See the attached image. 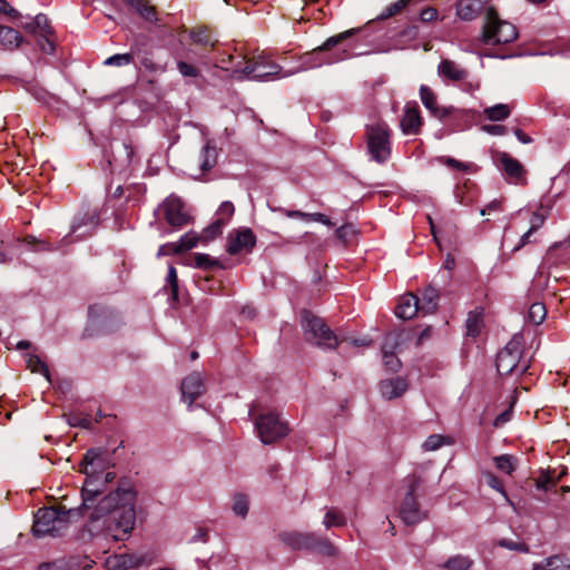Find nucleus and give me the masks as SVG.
<instances>
[{
  "label": "nucleus",
  "mask_w": 570,
  "mask_h": 570,
  "mask_svg": "<svg viewBox=\"0 0 570 570\" xmlns=\"http://www.w3.org/2000/svg\"><path fill=\"white\" fill-rule=\"evenodd\" d=\"M100 475H86L81 489V508L91 510L89 521H101L102 529L112 540L126 539L134 530L136 523V493L132 489H117L96 502L98 495L105 491Z\"/></svg>",
  "instance_id": "f257e3e1"
},
{
  "label": "nucleus",
  "mask_w": 570,
  "mask_h": 570,
  "mask_svg": "<svg viewBox=\"0 0 570 570\" xmlns=\"http://www.w3.org/2000/svg\"><path fill=\"white\" fill-rule=\"evenodd\" d=\"M301 325L306 342L324 350H335L345 338H340L325 321L312 312L304 309L301 313Z\"/></svg>",
  "instance_id": "f03ea898"
},
{
  "label": "nucleus",
  "mask_w": 570,
  "mask_h": 570,
  "mask_svg": "<svg viewBox=\"0 0 570 570\" xmlns=\"http://www.w3.org/2000/svg\"><path fill=\"white\" fill-rule=\"evenodd\" d=\"M75 511H60L57 508H41L35 514L32 533L37 538L61 534L69 524V515Z\"/></svg>",
  "instance_id": "7ed1b4c3"
},
{
  "label": "nucleus",
  "mask_w": 570,
  "mask_h": 570,
  "mask_svg": "<svg viewBox=\"0 0 570 570\" xmlns=\"http://www.w3.org/2000/svg\"><path fill=\"white\" fill-rule=\"evenodd\" d=\"M281 540L295 550H311L326 557L337 553L336 547L327 539L317 537L313 532H284L279 534Z\"/></svg>",
  "instance_id": "20e7f679"
},
{
  "label": "nucleus",
  "mask_w": 570,
  "mask_h": 570,
  "mask_svg": "<svg viewBox=\"0 0 570 570\" xmlns=\"http://www.w3.org/2000/svg\"><path fill=\"white\" fill-rule=\"evenodd\" d=\"M529 368V361L522 356L520 341L512 338L497 355V370L500 375L520 376Z\"/></svg>",
  "instance_id": "39448f33"
},
{
  "label": "nucleus",
  "mask_w": 570,
  "mask_h": 570,
  "mask_svg": "<svg viewBox=\"0 0 570 570\" xmlns=\"http://www.w3.org/2000/svg\"><path fill=\"white\" fill-rule=\"evenodd\" d=\"M518 37L514 24L500 20L497 11L489 7L485 14V23L483 26V41L487 45L510 43Z\"/></svg>",
  "instance_id": "423d86ee"
},
{
  "label": "nucleus",
  "mask_w": 570,
  "mask_h": 570,
  "mask_svg": "<svg viewBox=\"0 0 570 570\" xmlns=\"http://www.w3.org/2000/svg\"><path fill=\"white\" fill-rule=\"evenodd\" d=\"M240 72L243 77L239 76L237 79L246 78L257 81H271L276 77L285 78L294 73L293 71H289L281 75L282 67L263 53L254 56L252 59L247 60Z\"/></svg>",
  "instance_id": "0eeeda50"
},
{
  "label": "nucleus",
  "mask_w": 570,
  "mask_h": 570,
  "mask_svg": "<svg viewBox=\"0 0 570 570\" xmlns=\"http://www.w3.org/2000/svg\"><path fill=\"white\" fill-rule=\"evenodd\" d=\"M391 129L384 122L366 126L367 150L377 164L386 163L391 157Z\"/></svg>",
  "instance_id": "6e6552de"
},
{
  "label": "nucleus",
  "mask_w": 570,
  "mask_h": 570,
  "mask_svg": "<svg viewBox=\"0 0 570 570\" xmlns=\"http://www.w3.org/2000/svg\"><path fill=\"white\" fill-rule=\"evenodd\" d=\"M420 484L421 478L415 474L404 479L405 493L399 508V515L407 525L416 524L425 519V513L421 510L415 498V492Z\"/></svg>",
  "instance_id": "1a4fd4ad"
},
{
  "label": "nucleus",
  "mask_w": 570,
  "mask_h": 570,
  "mask_svg": "<svg viewBox=\"0 0 570 570\" xmlns=\"http://www.w3.org/2000/svg\"><path fill=\"white\" fill-rule=\"evenodd\" d=\"M255 426L261 441L265 444H271L276 440L284 438L288 432L287 425L274 413L261 415L256 420Z\"/></svg>",
  "instance_id": "9d476101"
},
{
  "label": "nucleus",
  "mask_w": 570,
  "mask_h": 570,
  "mask_svg": "<svg viewBox=\"0 0 570 570\" xmlns=\"http://www.w3.org/2000/svg\"><path fill=\"white\" fill-rule=\"evenodd\" d=\"M24 31L37 38L38 45L42 51L52 53L55 46L50 40L52 29L46 14H37L30 22L22 27Z\"/></svg>",
  "instance_id": "9b49d317"
},
{
  "label": "nucleus",
  "mask_w": 570,
  "mask_h": 570,
  "mask_svg": "<svg viewBox=\"0 0 570 570\" xmlns=\"http://www.w3.org/2000/svg\"><path fill=\"white\" fill-rule=\"evenodd\" d=\"M159 212L163 214L168 225L180 228L186 225L190 217L185 209L183 200L175 196L169 195L159 206Z\"/></svg>",
  "instance_id": "f8f14e48"
},
{
  "label": "nucleus",
  "mask_w": 570,
  "mask_h": 570,
  "mask_svg": "<svg viewBox=\"0 0 570 570\" xmlns=\"http://www.w3.org/2000/svg\"><path fill=\"white\" fill-rule=\"evenodd\" d=\"M256 242V235L249 227L234 229L228 235L226 250L230 255L248 254L254 249Z\"/></svg>",
  "instance_id": "ddd939ff"
},
{
  "label": "nucleus",
  "mask_w": 570,
  "mask_h": 570,
  "mask_svg": "<svg viewBox=\"0 0 570 570\" xmlns=\"http://www.w3.org/2000/svg\"><path fill=\"white\" fill-rule=\"evenodd\" d=\"M109 455L101 449H89L81 463L80 471L85 475H100L109 468Z\"/></svg>",
  "instance_id": "4468645a"
},
{
  "label": "nucleus",
  "mask_w": 570,
  "mask_h": 570,
  "mask_svg": "<svg viewBox=\"0 0 570 570\" xmlns=\"http://www.w3.org/2000/svg\"><path fill=\"white\" fill-rule=\"evenodd\" d=\"M498 161L508 179L514 184H525V170L521 163L507 153L498 154Z\"/></svg>",
  "instance_id": "2eb2a0df"
},
{
  "label": "nucleus",
  "mask_w": 570,
  "mask_h": 570,
  "mask_svg": "<svg viewBox=\"0 0 570 570\" xmlns=\"http://www.w3.org/2000/svg\"><path fill=\"white\" fill-rule=\"evenodd\" d=\"M183 400L190 406L196 399L205 392V383L200 373L195 372L186 376L181 382Z\"/></svg>",
  "instance_id": "dca6fc26"
},
{
  "label": "nucleus",
  "mask_w": 570,
  "mask_h": 570,
  "mask_svg": "<svg viewBox=\"0 0 570 570\" xmlns=\"http://www.w3.org/2000/svg\"><path fill=\"white\" fill-rule=\"evenodd\" d=\"M147 554L124 553L108 558L107 564L111 570H129L142 564H149Z\"/></svg>",
  "instance_id": "f3484780"
},
{
  "label": "nucleus",
  "mask_w": 570,
  "mask_h": 570,
  "mask_svg": "<svg viewBox=\"0 0 570 570\" xmlns=\"http://www.w3.org/2000/svg\"><path fill=\"white\" fill-rule=\"evenodd\" d=\"M423 119L416 104H406L404 115L400 126L405 135H416L420 132Z\"/></svg>",
  "instance_id": "a211bd4d"
},
{
  "label": "nucleus",
  "mask_w": 570,
  "mask_h": 570,
  "mask_svg": "<svg viewBox=\"0 0 570 570\" xmlns=\"http://www.w3.org/2000/svg\"><path fill=\"white\" fill-rule=\"evenodd\" d=\"M490 0H458L455 4L456 17L463 21L476 19Z\"/></svg>",
  "instance_id": "6ab92c4d"
},
{
  "label": "nucleus",
  "mask_w": 570,
  "mask_h": 570,
  "mask_svg": "<svg viewBox=\"0 0 570 570\" xmlns=\"http://www.w3.org/2000/svg\"><path fill=\"white\" fill-rule=\"evenodd\" d=\"M355 32H356V29H351V30H346L344 32H341V33H338L336 36L330 37L323 45H321L320 47L315 48L311 53L304 55L303 56L304 57V62L303 63H304L305 68L321 66L322 62L312 63V62H307L306 60L311 59L312 57H318L320 53H322L324 51H331L332 49H334L335 47L341 45L344 40H346L347 38L353 36Z\"/></svg>",
  "instance_id": "aec40b11"
},
{
  "label": "nucleus",
  "mask_w": 570,
  "mask_h": 570,
  "mask_svg": "<svg viewBox=\"0 0 570 570\" xmlns=\"http://www.w3.org/2000/svg\"><path fill=\"white\" fill-rule=\"evenodd\" d=\"M399 344H400L399 335L389 334L385 336V340H384V343L382 346L384 365L391 372H397L401 367V362L394 353V351L399 346Z\"/></svg>",
  "instance_id": "412c9836"
},
{
  "label": "nucleus",
  "mask_w": 570,
  "mask_h": 570,
  "mask_svg": "<svg viewBox=\"0 0 570 570\" xmlns=\"http://www.w3.org/2000/svg\"><path fill=\"white\" fill-rule=\"evenodd\" d=\"M420 98L424 107L436 118L444 119L451 114L450 108L440 107L435 92L425 85L420 87Z\"/></svg>",
  "instance_id": "4be33fe9"
},
{
  "label": "nucleus",
  "mask_w": 570,
  "mask_h": 570,
  "mask_svg": "<svg viewBox=\"0 0 570 570\" xmlns=\"http://www.w3.org/2000/svg\"><path fill=\"white\" fill-rule=\"evenodd\" d=\"M419 311H421L420 298L413 294H406L400 298L395 314L402 320H411Z\"/></svg>",
  "instance_id": "5701e85b"
},
{
  "label": "nucleus",
  "mask_w": 570,
  "mask_h": 570,
  "mask_svg": "<svg viewBox=\"0 0 570 570\" xmlns=\"http://www.w3.org/2000/svg\"><path fill=\"white\" fill-rule=\"evenodd\" d=\"M381 395L386 400L400 397L407 390V383L402 377L383 380L379 385Z\"/></svg>",
  "instance_id": "b1692460"
},
{
  "label": "nucleus",
  "mask_w": 570,
  "mask_h": 570,
  "mask_svg": "<svg viewBox=\"0 0 570 570\" xmlns=\"http://www.w3.org/2000/svg\"><path fill=\"white\" fill-rule=\"evenodd\" d=\"M439 75L448 80L460 81L466 78L468 72L452 60L444 59L438 67Z\"/></svg>",
  "instance_id": "393cba45"
},
{
  "label": "nucleus",
  "mask_w": 570,
  "mask_h": 570,
  "mask_svg": "<svg viewBox=\"0 0 570 570\" xmlns=\"http://www.w3.org/2000/svg\"><path fill=\"white\" fill-rule=\"evenodd\" d=\"M217 163V149L215 146L207 141L202 148L198 156V165L203 173H206L215 167Z\"/></svg>",
  "instance_id": "a878e982"
},
{
  "label": "nucleus",
  "mask_w": 570,
  "mask_h": 570,
  "mask_svg": "<svg viewBox=\"0 0 570 570\" xmlns=\"http://www.w3.org/2000/svg\"><path fill=\"white\" fill-rule=\"evenodd\" d=\"M22 36L11 27L0 26V43L8 50L17 49L22 42Z\"/></svg>",
  "instance_id": "bb28decb"
},
{
  "label": "nucleus",
  "mask_w": 570,
  "mask_h": 570,
  "mask_svg": "<svg viewBox=\"0 0 570 570\" xmlns=\"http://www.w3.org/2000/svg\"><path fill=\"white\" fill-rule=\"evenodd\" d=\"M438 299V291L432 286L426 287L420 298L421 311L424 314L433 313L436 309Z\"/></svg>",
  "instance_id": "cd10ccee"
},
{
  "label": "nucleus",
  "mask_w": 570,
  "mask_h": 570,
  "mask_svg": "<svg viewBox=\"0 0 570 570\" xmlns=\"http://www.w3.org/2000/svg\"><path fill=\"white\" fill-rule=\"evenodd\" d=\"M26 362H27L28 368L32 373L42 374L48 382H51L49 368H48L47 364L38 355L27 354Z\"/></svg>",
  "instance_id": "c85d7f7f"
},
{
  "label": "nucleus",
  "mask_w": 570,
  "mask_h": 570,
  "mask_svg": "<svg viewBox=\"0 0 570 570\" xmlns=\"http://www.w3.org/2000/svg\"><path fill=\"white\" fill-rule=\"evenodd\" d=\"M483 114L487 117V119L491 121H501L510 116L511 110L508 105L498 104L493 107L485 108Z\"/></svg>",
  "instance_id": "c756f323"
},
{
  "label": "nucleus",
  "mask_w": 570,
  "mask_h": 570,
  "mask_svg": "<svg viewBox=\"0 0 570 570\" xmlns=\"http://www.w3.org/2000/svg\"><path fill=\"white\" fill-rule=\"evenodd\" d=\"M132 9L148 22H156L158 20L156 8L147 0H138V4H135Z\"/></svg>",
  "instance_id": "7c9ffc66"
},
{
  "label": "nucleus",
  "mask_w": 570,
  "mask_h": 570,
  "mask_svg": "<svg viewBox=\"0 0 570 570\" xmlns=\"http://www.w3.org/2000/svg\"><path fill=\"white\" fill-rule=\"evenodd\" d=\"M483 324L482 314L480 312H470L465 322L466 334L475 337L480 334Z\"/></svg>",
  "instance_id": "2f4dec72"
},
{
  "label": "nucleus",
  "mask_w": 570,
  "mask_h": 570,
  "mask_svg": "<svg viewBox=\"0 0 570 570\" xmlns=\"http://www.w3.org/2000/svg\"><path fill=\"white\" fill-rule=\"evenodd\" d=\"M198 243V236L191 233H187L180 237L177 243L173 245V252L175 254L191 249Z\"/></svg>",
  "instance_id": "473e14b6"
},
{
  "label": "nucleus",
  "mask_w": 570,
  "mask_h": 570,
  "mask_svg": "<svg viewBox=\"0 0 570 570\" xmlns=\"http://www.w3.org/2000/svg\"><path fill=\"white\" fill-rule=\"evenodd\" d=\"M494 463L497 469L500 471L512 474L515 471L517 468V460L514 456L510 454H502L494 458Z\"/></svg>",
  "instance_id": "72a5a7b5"
},
{
  "label": "nucleus",
  "mask_w": 570,
  "mask_h": 570,
  "mask_svg": "<svg viewBox=\"0 0 570 570\" xmlns=\"http://www.w3.org/2000/svg\"><path fill=\"white\" fill-rule=\"evenodd\" d=\"M549 570H570V558L566 554H553L546 558Z\"/></svg>",
  "instance_id": "f704fd0d"
},
{
  "label": "nucleus",
  "mask_w": 570,
  "mask_h": 570,
  "mask_svg": "<svg viewBox=\"0 0 570 570\" xmlns=\"http://www.w3.org/2000/svg\"><path fill=\"white\" fill-rule=\"evenodd\" d=\"M547 316V309L542 303H533L528 312V320L534 325L541 324Z\"/></svg>",
  "instance_id": "c9c22d12"
},
{
  "label": "nucleus",
  "mask_w": 570,
  "mask_h": 570,
  "mask_svg": "<svg viewBox=\"0 0 570 570\" xmlns=\"http://www.w3.org/2000/svg\"><path fill=\"white\" fill-rule=\"evenodd\" d=\"M548 215H549V210L548 209H544L543 207H540L539 209L534 210L531 213L530 215V218H529V222H530V228L531 232H537L538 229H540L547 218H548Z\"/></svg>",
  "instance_id": "e433bc0d"
},
{
  "label": "nucleus",
  "mask_w": 570,
  "mask_h": 570,
  "mask_svg": "<svg viewBox=\"0 0 570 570\" xmlns=\"http://www.w3.org/2000/svg\"><path fill=\"white\" fill-rule=\"evenodd\" d=\"M191 40L202 46H210L214 47L216 40H213L210 32L207 29H197L190 31Z\"/></svg>",
  "instance_id": "4c0bfd02"
},
{
  "label": "nucleus",
  "mask_w": 570,
  "mask_h": 570,
  "mask_svg": "<svg viewBox=\"0 0 570 570\" xmlns=\"http://www.w3.org/2000/svg\"><path fill=\"white\" fill-rule=\"evenodd\" d=\"M324 525L330 529L332 527H343L346 523L345 518L342 513L334 509L327 510L324 517Z\"/></svg>",
  "instance_id": "58836bf2"
},
{
  "label": "nucleus",
  "mask_w": 570,
  "mask_h": 570,
  "mask_svg": "<svg viewBox=\"0 0 570 570\" xmlns=\"http://www.w3.org/2000/svg\"><path fill=\"white\" fill-rule=\"evenodd\" d=\"M472 566V560L464 556H454L450 558L444 567L452 570H468Z\"/></svg>",
  "instance_id": "ea45409f"
},
{
  "label": "nucleus",
  "mask_w": 570,
  "mask_h": 570,
  "mask_svg": "<svg viewBox=\"0 0 570 570\" xmlns=\"http://www.w3.org/2000/svg\"><path fill=\"white\" fill-rule=\"evenodd\" d=\"M98 225V217L95 214H85L82 217L76 218L71 233H77L83 226H90V228H95Z\"/></svg>",
  "instance_id": "a19ab883"
},
{
  "label": "nucleus",
  "mask_w": 570,
  "mask_h": 570,
  "mask_svg": "<svg viewBox=\"0 0 570 570\" xmlns=\"http://www.w3.org/2000/svg\"><path fill=\"white\" fill-rule=\"evenodd\" d=\"M132 55L131 53H117L111 57H108L105 61V66H115V67H121L127 66L132 62Z\"/></svg>",
  "instance_id": "79ce46f5"
},
{
  "label": "nucleus",
  "mask_w": 570,
  "mask_h": 570,
  "mask_svg": "<svg viewBox=\"0 0 570 570\" xmlns=\"http://www.w3.org/2000/svg\"><path fill=\"white\" fill-rule=\"evenodd\" d=\"M407 4L406 0H399L394 3H391L387 6L382 13L377 17L380 20H385L387 18L393 17L394 14L399 13L402 9H404Z\"/></svg>",
  "instance_id": "37998d69"
},
{
  "label": "nucleus",
  "mask_w": 570,
  "mask_h": 570,
  "mask_svg": "<svg viewBox=\"0 0 570 570\" xmlns=\"http://www.w3.org/2000/svg\"><path fill=\"white\" fill-rule=\"evenodd\" d=\"M233 511L240 517H245L248 512V500L246 495L238 494L235 497V501L233 504Z\"/></svg>",
  "instance_id": "c03bdc74"
},
{
  "label": "nucleus",
  "mask_w": 570,
  "mask_h": 570,
  "mask_svg": "<svg viewBox=\"0 0 570 570\" xmlns=\"http://www.w3.org/2000/svg\"><path fill=\"white\" fill-rule=\"evenodd\" d=\"M67 422L70 426H80L83 429H90L91 428V420L88 415H80V414H69Z\"/></svg>",
  "instance_id": "a18cd8bd"
},
{
  "label": "nucleus",
  "mask_w": 570,
  "mask_h": 570,
  "mask_svg": "<svg viewBox=\"0 0 570 570\" xmlns=\"http://www.w3.org/2000/svg\"><path fill=\"white\" fill-rule=\"evenodd\" d=\"M444 440L445 438L441 434H432L424 441L423 449L425 451H435L443 445Z\"/></svg>",
  "instance_id": "49530a36"
},
{
  "label": "nucleus",
  "mask_w": 570,
  "mask_h": 570,
  "mask_svg": "<svg viewBox=\"0 0 570 570\" xmlns=\"http://www.w3.org/2000/svg\"><path fill=\"white\" fill-rule=\"evenodd\" d=\"M194 259V266L203 269H210L217 265V262L207 254H196Z\"/></svg>",
  "instance_id": "de8ad7c7"
},
{
  "label": "nucleus",
  "mask_w": 570,
  "mask_h": 570,
  "mask_svg": "<svg viewBox=\"0 0 570 570\" xmlns=\"http://www.w3.org/2000/svg\"><path fill=\"white\" fill-rule=\"evenodd\" d=\"M167 282L170 286L171 297L173 299H176L178 296V278L174 266L168 267Z\"/></svg>",
  "instance_id": "09e8293b"
},
{
  "label": "nucleus",
  "mask_w": 570,
  "mask_h": 570,
  "mask_svg": "<svg viewBox=\"0 0 570 570\" xmlns=\"http://www.w3.org/2000/svg\"><path fill=\"white\" fill-rule=\"evenodd\" d=\"M356 234L353 224H345L336 229V236L344 243L348 242Z\"/></svg>",
  "instance_id": "8fccbe9b"
},
{
  "label": "nucleus",
  "mask_w": 570,
  "mask_h": 570,
  "mask_svg": "<svg viewBox=\"0 0 570 570\" xmlns=\"http://www.w3.org/2000/svg\"><path fill=\"white\" fill-rule=\"evenodd\" d=\"M558 480H556L549 471L541 472L539 478L537 479V488L540 490H548L550 485H554Z\"/></svg>",
  "instance_id": "3c124183"
},
{
  "label": "nucleus",
  "mask_w": 570,
  "mask_h": 570,
  "mask_svg": "<svg viewBox=\"0 0 570 570\" xmlns=\"http://www.w3.org/2000/svg\"><path fill=\"white\" fill-rule=\"evenodd\" d=\"M177 69L183 77H197L199 75L198 69L186 61H178Z\"/></svg>",
  "instance_id": "603ef678"
},
{
  "label": "nucleus",
  "mask_w": 570,
  "mask_h": 570,
  "mask_svg": "<svg viewBox=\"0 0 570 570\" xmlns=\"http://www.w3.org/2000/svg\"><path fill=\"white\" fill-rule=\"evenodd\" d=\"M499 544L509 550H514V551H519V552H523V553L529 552V547L525 543H519V542H513L508 539H503L499 542Z\"/></svg>",
  "instance_id": "864d4df0"
},
{
  "label": "nucleus",
  "mask_w": 570,
  "mask_h": 570,
  "mask_svg": "<svg viewBox=\"0 0 570 570\" xmlns=\"http://www.w3.org/2000/svg\"><path fill=\"white\" fill-rule=\"evenodd\" d=\"M487 478V483L490 488L494 489L495 491L500 492L504 498H508L507 497V493L502 487V483L501 481L492 473H488L485 475Z\"/></svg>",
  "instance_id": "5fc2aeb1"
},
{
  "label": "nucleus",
  "mask_w": 570,
  "mask_h": 570,
  "mask_svg": "<svg viewBox=\"0 0 570 570\" xmlns=\"http://www.w3.org/2000/svg\"><path fill=\"white\" fill-rule=\"evenodd\" d=\"M481 129L493 136H502L507 134V128L502 125H484Z\"/></svg>",
  "instance_id": "6e6d98bb"
},
{
  "label": "nucleus",
  "mask_w": 570,
  "mask_h": 570,
  "mask_svg": "<svg viewBox=\"0 0 570 570\" xmlns=\"http://www.w3.org/2000/svg\"><path fill=\"white\" fill-rule=\"evenodd\" d=\"M436 18H438V10L432 7H428V8L423 9L420 13V19L423 22H430V21L435 20Z\"/></svg>",
  "instance_id": "4d7b16f0"
},
{
  "label": "nucleus",
  "mask_w": 570,
  "mask_h": 570,
  "mask_svg": "<svg viewBox=\"0 0 570 570\" xmlns=\"http://www.w3.org/2000/svg\"><path fill=\"white\" fill-rule=\"evenodd\" d=\"M222 225H223V222H222V220H217L216 223H214V224H212L210 226H208V227L204 230L205 237H207V238H214L215 236H217L218 234H220Z\"/></svg>",
  "instance_id": "13d9d810"
},
{
  "label": "nucleus",
  "mask_w": 570,
  "mask_h": 570,
  "mask_svg": "<svg viewBox=\"0 0 570 570\" xmlns=\"http://www.w3.org/2000/svg\"><path fill=\"white\" fill-rule=\"evenodd\" d=\"M511 415H512V411L509 409V410H505L503 411L502 413H500L494 422H493V425L495 428H500L502 425H504L507 422H509L511 420Z\"/></svg>",
  "instance_id": "bf43d9fd"
},
{
  "label": "nucleus",
  "mask_w": 570,
  "mask_h": 570,
  "mask_svg": "<svg viewBox=\"0 0 570 570\" xmlns=\"http://www.w3.org/2000/svg\"><path fill=\"white\" fill-rule=\"evenodd\" d=\"M501 210V202L498 199H493L484 208L481 209L480 214L482 216L490 215L492 212Z\"/></svg>",
  "instance_id": "052dcab7"
},
{
  "label": "nucleus",
  "mask_w": 570,
  "mask_h": 570,
  "mask_svg": "<svg viewBox=\"0 0 570 570\" xmlns=\"http://www.w3.org/2000/svg\"><path fill=\"white\" fill-rule=\"evenodd\" d=\"M0 12L6 13L12 18H17L20 13L10 6V3L6 0H0Z\"/></svg>",
  "instance_id": "680f3d73"
},
{
  "label": "nucleus",
  "mask_w": 570,
  "mask_h": 570,
  "mask_svg": "<svg viewBox=\"0 0 570 570\" xmlns=\"http://www.w3.org/2000/svg\"><path fill=\"white\" fill-rule=\"evenodd\" d=\"M309 220L318 222V223H322V224L327 225V226H333V224L330 220V218L326 215L322 214V213L308 214L307 222H309Z\"/></svg>",
  "instance_id": "e2e57ef3"
},
{
  "label": "nucleus",
  "mask_w": 570,
  "mask_h": 570,
  "mask_svg": "<svg viewBox=\"0 0 570 570\" xmlns=\"http://www.w3.org/2000/svg\"><path fill=\"white\" fill-rule=\"evenodd\" d=\"M350 52L346 48H338L336 51H334L333 53L328 55L327 57H335V58H328L327 59V62H334V61H337V60H342L346 57H350Z\"/></svg>",
  "instance_id": "0e129e2a"
},
{
  "label": "nucleus",
  "mask_w": 570,
  "mask_h": 570,
  "mask_svg": "<svg viewBox=\"0 0 570 570\" xmlns=\"http://www.w3.org/2000/svg\"><path fill=\"white\" fill-rule=\"evenodd\" d=\"M102 311L101 307H99L98 305H92L89 307V311H88V314H89V318H90V322L92 325H98V318L100 316V312Z\"/></svg>",
  "instance_id": "69168bd1"
},
{
  "label": "nucleus",
  "mask_w": 570,
  "mask_h": 570,
  "mask_svg": "<svg viewBox=\"0 0 570 570\" xmlns=\"http://www.w3.org/2000/svg\"><path fill=\"white\" fill-rule=\"evenodd\" d=\"M234 210H235L234 205L230 202H224L219 206L218 212L223 216L230 217L234 214Z\"/></svg>",
  "instance_id": "338daca9"
},
{
  "label": "nucleus",
  "mask_w": 570,
  "mask_h": 570,
  "mask_svg": "<svg viewBox=\"0 0 570 570\" xmlns=\"http://www.w3.org/2000/svg\"><path fill=\"white\" fill-rule=\"evenodd\" d=\"M445 164H446L449 167H451V168H455V169H458V170H462V171H464V170H466V169H468V165H466V164L461 163V161H459V160H456V159H454V158H451V157H448V158L445 159Z\"/></svg>",
  "instance_id": "774afa93"
}]
</instances>
